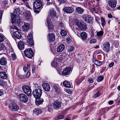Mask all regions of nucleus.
<instances>
[{"mask_svg":"<svg viewBox=\"0 0 120 120\" xmlns=\"http://www.w3.org/2000/svg\"><path fill=\"white\" fill-rule=\"evenodd\" d=\"M22 88L24 93L28 96L30 97L31 95V90L30 87L28 86L24 85L22 87Z\"/></svg>","mask_w":120,"mask_h":120,"instance_id":"f257e3e1","label":"nucleus"},{"mask_svg":"<svg viewBox=\"0 0 120 120\" xmlns=\"http://www.w3.org/2000/svg\"><path fill=\"white\" fill-rule=\"evenodd\" d=\"M42 93V91L39 87L34 89L32 93L33 95L35 98H40Z\"/></svg>","mask_w":120,"mask_h":120,"instance_id":"f03ea898","label":"nucleus"},{"mask_svg":"<svg viewBox=\"0 0 120 120\" xmlns=\"http://www.w3.org/2000/svg\"><path fill=\"white\" fill-rule=\"evenodd\" d=\"M24 53L26 57L29 59H32L34 56V53L31 48L26 49L24 51Z\"/></svg>","mask_w":120,"mask_h":120,"instance_id":"7ed1b4c3","label":"nucleus"},{"mask_svg":"<svg viewBox=\"0 0 120 120\" xmlns=\"http://www.w3.org/2000/svg\"><path fill=\"white\" fill-rule=\"evenodd\" d=\"M18 97L21 102L26 103L28 101V98L27 95L24 94H20Z\"/></svg>","mask_w":120,"mask_h":120,"instance_id":"20e7f679","label":"nucleus"},{"mask_svg":"<svg viewBox=\"0 0 120 120\" xmlns=\"http://www.w3.org/2000/svg\"><path fill=\"white\" fill-rule=\"evenodd\" d=\"M9 110L12 111L17 112L19 109V106L16 103H12L8 106Z\"/></svg>","mask_w":120,"mask_h":120,"instance_id":"39448f33","label":"nucleus"},{"mask_svg":"<svg viewBox=\"0 0 120 120\" xmlns=\"http://www.w3.org/2000/svg\"><path fill=\"white\" fill-rule=\"evenodd\" d=\"M42 3L40 1L37 0L33 3V8L34 9L39 10L42 8Z\"/></svg>","mask_w":120,"mask_h":120,"instance_id":"423d86ee","label":"nucleus"},{"mask_svg":"<svg viewBox=\"0 0 120 120\" xmlns=\"http://www.w3.org/2000/svg\"><path fill=\"white\" fill-rule=\"evenodd\" d=\"M74 23L75 24L78 26L81 30H84L86 29V25L83 23H81L78 20L75 22Z\"/></svg>","mask_w":120,"mask_h":120,"instance_id":"0eeeda50","label":"nucleus"},{"mask_svg":"<svg viewBox=\"0 0 120 120\" xmlns=\"http://www.w3.org/2000/svg\"><path fill=\"white\" fill-rule=\"evenodd\" d=\"M22 15L23 16L25 17L26 19H29L31 17V14L29 11H25L22 13Z\"/></svg>","mask_w":120,"mask_h":120,"instance_id":"6e6552de","label":"nucleus"},{"mask_svg":"<svg viewBox=\"0 0 120 120\" xmlns=\"http://www.w3.org/2000/svg\"><path fill=\"white\" fill-rule=\"evenodd\" d=\"M63 10L67 13L70 14L73 12L74 9L71 7H66L63 8Z\"/></svg>","mask_w":120,"mask_h":120,"instance_id":"1a4fd4ad","label":"nucleus"},{"mask_svg":"<svg viewBox=\"0 0 120 120\" xmlns=\"http://www.w3.org/2000/svg\"><path fill=\"white\" fill-rule=\"evenodd\" d=\"M117 2L116 0H110L108 1V4L110 7L113 8L116 7Z\"/></svg>","mask_w":120,"mask_h":120,"instance_id":"9d476101","label":"nucleus"},{"mask_svg":"<svg viewBox=\"0 0 120 120\" xmlns=\"http://www.w3.org/2000/svg\"><path fill=\"white\" fill-rule=\"evenodd\" d=\"M71 68L70 67H67L62 71V75L63 76H66L70 74Z\"/></svg>","mask_w":120,"mask_h":120,"instance_id":"9b49d317","label":"nucleus"},{"mask_svg":"<svg viewBox=\"0 0 120 120\" xmlns=\"http://www.w3.org/2000/svg\"><path fill=\"white\" fill-rule=\"evenodd\" d=\"M50 20L51 19H47L46 21L48 24L49 30L50 31H52L53 28V26Z\"/></svg>","mask_w":120,"mask_h":120,"instance_id":"f8f14e48","label":"nucleus"},{"mask_svg":"<svg viewBox=\"0 0 120 120\" xmlns=\"http://www.w3.org/2000/svg\"><path fill=\"white\" fill-rule=\"evenodd\" d=\"M53 105L54 109H57L61 107V103L58 101L56 100L54 101Z\"/></svg>","mask_w":120,"mask_h":120,"instance_id":"ddd939ff","label":"nucleus"},{"mask_svg":"<svg viewBox=\"0 0 120 120\" xmlns=\"http://www.w3.org/2000/svg\"><path fill=\"white\" fill-rule=\"evenodd\" d=\"M56 16V12L54 10H51L50 11L49 14L47 19L51 20L52 18L55 17Z\"/></svg>","mask_w":120,"mask_h":120,"instance_id":"4468645a","label":"nucleus"},{"mask_svg":"<svg viewBox=\"0 0 120 120\" xmlns=\"http://www.w3.org/2000/svg\"><path fill=\"white\" fill-rule=\"evenodd\" d=\"M35 103L36 105L37 106H39L40 105L42 104L44 101V100L42 98H35Z\"/></svg>","mask_w":120,"mask_h":120,"instance_id":"2eb2a0df","label":"nucleus"},{"mask_svg":"<svg viewBox=\"0 0 120 120\" xmlns=\"http://www.w3.org/2000/svg\"><path fill=\"white\" fill-rule=\"evenodd\" d=\"M85 15L83 16V19L85 21L88 22L90 23H92V18L91 17V16L90 15H87L86 17H88V19H87L86 18V17Z\"/></svg>","mask_w":120,"mask_h":120,"instance_id":"dca6fc26","label":"nucleus"},{"mask_svg":"<svg viewBox=\"0 0 120 120\" xmlns=\"http://www.w3.org/2000/svg\"><path fill=\"white\" fill-rule=\"evenodd\" d=\"M62 59L58 58H56V60H54L51 63V65L54 67H55L57 66L58 65V64L57 61H62Z\"/></svg>","mask_w":120,"mask_h":120,"instance_id":"f3484780","label":"nucleus"},{"mask_svg":"<svg viewBox=\"0 0 120 120\" xmlns=\"http://www.w3.org/2000/svg\"><path fill=\"white\" fill-rule=\"evenodd\" d=\"M7 64V58L4 57H1L0 59V64L3 66H5Z\"/></svg>","mask_w":120,"mask_h":120,"instance_id":"a211bd4d","label":"nucleus"},{"mask_svg":"<svg viewBox=\"0 0 120 120\" xmlns=\"http://www.w3.org/2000/svg\"><path fill=\"white\" fill-rule=\"evenodd\" d=\"M44 90L46 91H49L50 90V87L49 85L47 83H44L42 84Z\"/></svg>","mask_w":120,"mask_h":120,"instance_id":"6ab92c4d","label":"nucleus"},{"mask_svg":"<svg viewBox=\"0 0 120 120\" xmlns=\"http://www.w3.org/2000/svg\"><path fill=\"white\" fill-rule=\"evenodd\" d=\"M76 12L78 14H82L84 12V10L81 7H77L75 9Z\"/></svg>","mask_w":120,"mask_h":120,"instance_id":"aec40b11","label":"nucleus"},{"mask_svg":"<svg viewBox=\"0 0 120 120\" xmlns=\"http://www.w3.org/2000/svg\"><path fill=\"white\" fill-rule=\"evenodd\" d=\"M92 60L94 64L97 66H101L103 63V62H101L97 60L94 57L92 59Z\"/></svg>","mask_w":120,"mask_h":120,"instance_id":"412c9836","label":"nucleus"},{"mask_svg":"<svg viewBox=\"0 0 120 120\" xmlns=\"http://www.w3.org/2000/svg\"><path fill=\"white\" fill-rule=\"evenodd\" d=\"M30 26V24L29 23L24 22L22 26L23 30L25 31H27L29 29Z\"/></svg>","mask_w":120,"mask_h":120,"instance_id":"4be33fe9","label":"nucleus"},{"mask_svg":"<svg viewBox=\"0 0 120 120\" xmlns=\"http://www.w3.org/2000/svg\"><path fill=\"white\" fill-rule=\"evenodd\" d=\"M49 39L50 41H53L55 39V35L53 33L49 34Z\"/></svg>","mask_w":120,"mask_h":120,"instance_id":"5701e85b","label":"nucleus"},{"mask_svg":"<svg viewBox=\"0 0 120 120\" xmlns=\"http://www.w3.org/2000/svg\"><path fill=\"white\" fill-rule=\"evenodd\" d=\"M14 36L18 39H20L21 37L22 36L20 33L18 31L14 32Z\"/></svg>","mask_w":120,"mask_h":120,"instance_id":"b1692460","label":"nucleus"},{"mask_svg":"<svg viewBox=\"0 0 120 120\" xmlns=\"http://www.w3.org/2000/svg\"><path fill=\"white\" fill-rule=\"evenodd\" d=\"M0 77L3 79H6L7 75L5 72L1 71L0 72Z\"/></svg>","mask_w":120,"mask_h":120,"instance_id":"393cba45","label":"nucleus"},{"mask_svg":"<svg viewBox=\"0 0 120 120\" xmlns=\"http://www.w3.org/2000/svg\"><path fill=\"white\" fill-rule=\"evenodd\" d=\"M65 48L64 45H58L57 48V51L60 52L64 50Z\"/></svg>","mask_w":120,"mask_h":120,"instance_id":"a878e982","label":"nucleus"},{"mask_svg":"<svg viewBox=\"0 0 120 120\" xmlns=\"http://www.w3.org/2000/svg\"><path fill=\"white\" fill-rule=\"evenodd\" d=\"M81 36L82 40H85L87 38V35L85 32H83L81 34Z\"/></svg>","mask_w":120,"mask_h":120,"instance_id":"bb28decb","label":"nucleus"},{"mask_svg":"<svg viewBox=\"0 0 120 120\" xmlns=\"http://www.w3.org/2000/svg\"><path fill=\"white\" fill-rule=\"evenodd\" d=\"M63 86L66 87L70 88L71 85L69 82L67 81H64L63 82Z\"/></svg>","mask_w":120,"mask_h":120,"instance_id":"cd10ccee","label":"nucleus"},{"mask_svg":"<svg viewBox=\"0 0 120 120\" xmlns=\"http://www.w3.org/2000/svg\"><path fill=\"white\" fill-rule=\"evenodd\" d=\"M34 112L35 114L38 115L41 113L42 110L41 109L39 108L35 109L34 110Z\"/></svg>","mask_w":120,"mask_h":120,"instance_id":"c85d7f7f","label":"nucleus"},{"mask_svg":"<svg viewBox=\"0 0 120 120\" xmlns=\"http://www.w3.org/2000/svg\"><path fill=\"white\" fill-rule=\"evenodd\" d=\"M68 52H71L73 51L75 49L73 45H68L67 49Z\"/></svg>","mask_w":120,"mask_h":120,"instance_id":"c756f323","label":"nucleus"},{"mask_svg":"<svg viewBox=\"0 0 120 120\" xmlns=\"http://www.w3.org/2000/svg\"><path fill=\"white\" fill-rule=\"evenodd\" d=\"M11 22L12 23H14L15 22L16 20L15 16V15H14L13 14L11 13Z\"/></svg>","mask_w":120,"mask_h":120,"instance_id":"7c9ffc66","label":"nucleus"},{"mask_svg":"<svg viewBox=\"0 0 120 120\" xmlns=\"http://www.w3.org/2000/svg\"><path fill=\"white\" fill-rule=\"evenodd\" d=\"M103 32L101 31H100L97 33V34L98 36V38L99 39H100L102 37L103 34Z\"/></svg>","mask_w":120,"mask_h":120,"instance_id":"2f4dec72","label":"nucleus"},{"mask_svg":"<svg viewBox=\"0 0 120 120\" xmlns=\"http://www.w3.org/2000/svg\"><path fill=\"white\" fill-rule=\"evenodd\" d=\"M53 88H54L55 91L56 93H58L59 92L58 90V85L57 84H55L53 86Z\"/></svg>","mask_w":120,"mask_h":120,"instance_id":"473e14b6","label":"nucleus"},{"mask_svg":"<svg viewBox=\"0 0 120 120\" xmlns=\"http://www.w3.org/2000/svg\"><path fill=\"white\" fill-rule=\"evenodd\" d=\"M14 15L17 16L20 14V10L18 8L15 9L14 11Z\"/></svg>","mask_w":120,"mask_h":120,"instance_id":"72a5a7b5","label":"nucleus"},{"mask_svg":"<svg viewBox=\"0 0 120 120\" xmlns=\"http://www.w3.org/2000/svg\"><path fill=\"white\" fill-rule=\"evenodd\" d=\"M71 29L73 30L74 31L75 33L77 35L80 33V32L79 28H72V27Z\"/></svg>","mask_w":120,"mask_h":120,"instance_id":"f704fd0d","label":"nucleus"},{"mask_svg":"<svg viewBox=\"0 0 120 120\" xmlns=\"http://www.w3.org/2000/svg\"><path fill=\"white\" fill-rule=\"evenodd\" d=\"M103 49L105 51L108 52L110 50V45H104Z\"/></svg>","mask_w":120,"mask_h":120,"instance_id":"c9c22d12","label":"nucleus"},{"mask_svg":"<svg viewBox=\"0 0 120 120\" xmlns=\"http://www.w3.org/2000/svg\"><path fill=\"white\" fill-rule=\"evenodd\" d=\"M103 77L102 76L100 75L98 76L97 78V80L98 82H100L102 81L103 80Z\"/></svg>","mask_w":120,"mask_h":120,"instance_id":"e433bc0d","label":"nucleus"},{"mask_svg":"<svg viewBox=\"0 0 120 120\" xmlns=\"http://www.w3.org/2000/svg\"><path fill=\"white\" fill-rule=\"evenodd\" d=\"M60 34L63 36H65L67 34V31L64 30H62L60 32Z\"/></svg>","mask_w":120,"mask_h":120,"instance_id":"4c0bfd02","label":"nucleus"},{"mask_svg":"<svg viewBox=\"0 0 120 120\" xmlns=\"http://www.w3.org/2000/svg\"><path fill=\"white\" fill-rule=\"evenodd\" d=\"M57 1L60 4H66L67 3V0H57Z\"/></svg>","mask_w":120,"mask_h":120,"instance_id":"58836bf2","label":"nucleus"},{"mask_svg":"<svg viewBox=\"0 0 120 120\" xmlns=\"http://www.w3.org/2000/svg\"><path fill=\"white\" fill-rule=\"evenodd\" d=\"M27 42L28 44L29 45H34V42L33 39L28 40L27 41Z\"/></svg>","mask_w":120,"mask_h":120,"instance_id":"ea45409f","label":"nucleus"},{"mask_svg":"<svg viewBox=\"0 0 120 120\" xmlns=\"http://www.w3.org/2000/svg\"><path fill=\"white\" fill-rule=\"evenodd\" d=\"M6 82H5L3 79H0V85L4 86L6 84Z\"/></svg>","mask_w":120,"mask_h":120,"instance_id":"a19ab883","label":"nucleus"},{"mask_svg":"<svg viewBox=\"0 0 120 120\" xmlns=\"http://www.w3.org/2000/svg\"><path fill=\"white\" fill-rule=\"evenodd\" d=\"M50 50L53 54L56 52L55 47L53 46H51L50 47Z\"/></svg>","mask_w":120,"mask_h":120,"instance_id":"79ce46f5","label":"nucleus"},{"mask_svg":"<svg viewBox=\"0 0 120 120\" xmlns=\"http://www.w3.org/2000/svg\"><path fill=\"white\" fill-rule=\"evenodd\" d=\"M27 38L28 40L33 39V37L32 35V34L30 33L27 36Z\"/></svg>","mask_w":120,"mask_h":120,"instance_id":"37998d69","label":"nucleus"},{"mask_svg":"<svg viewBox=\"0 0 120 120\" xmlns=\"http://www.w3.org/2000/svg\"><path fill=\"white\" fill-rule=\"evenodd\" d=\"M101 24L102 26H104L105 24V22L104 19L102 17L101 18Z\"/></svg>","mask_w":120,"mask_h":120,"instance_id":"c03bdc74","label":"nucleus"},{"mask_svg":"<svg viewBox=\"0 0 120 120\" xmlns=\"http://www.w3.org/2000/svg\"><path fill=\"white\" fill-rule=\"evenodd\" d=\"M21 22V20L20 19H17L15 20V24L16 25L18 26L20 24Z\"/></svg>","mask_w":120,"mask_h":120,"instance_id":"a18cd8bd","label":"nucleus"},{"mask_svg":"<svg viewBox=\"0 0 120 120\" xmlns=\"http://www.w3.org/2000/svg\"><path fill=\"white\" fill-rule=\"evenodd\" d=\"M4 45H0V51L2 50L4 51L5 50H7V49L5 47H4Z\"/></svg>","mask_w":120,"mask_h":120,"instance_id":"49530a36","label":"nucleus"},{"mask_svg":"<svg viewBox=\"0 0 120 120\" xmlns=\"http://www.w3.org/2000/svg\"><path fill=\"white\" fill-rule=\"evenodd\" d=\"M64 117V116L63 115H58L57 116V118L59 119H62Z\"/></svg>","mask_w":120,"mask_h":120,"instance_id":"de8ad7c7","label":"nucleus"},{"mask_svg":"<svg viewBox=\"0 0 120 120\" xmlns=\"http://www.w3.org/2000/svg\"><path fill=\"white\" fill-rule=\"evenodd\" d=\"M19 49L21 51L23 50L24 48V45H17Z\"/></svg>","mask_w":120,"mask_h":120,"instance_id":"09e8293b","label":"nucleus"},{"mask_svg":"<svg viewBox=\"0 0 120 120\" xmlns=\"http://www.w3.org/2000/svg\"><path fill=\"white\" fill-rule=\"evenodd\" d=\"M90 33L91 37H93L94 36V34L93 30L92 29L90 30Z\"/></svg>","mask_w":120,"mask_h":120,"instance_id":"8fccbe9b","label":"nucleus"},{"mask_svg":"<svg viewBox=\"0 0 120 120\" xmlns=\"http://www.w3.org/2000/svg\"><path fill=\"white\" fill-rule=\"evenodd\" d=\"M8 4V0H4L2 3V4L4 6H5L7 4Z\"/></svg>","mask_w":120,"mask_h":120,"instance_id":"3c124183","label":"nucleus"},{"mask_svg":"<svg viewBox=\"0 0 120 120\" xmlns=\"http://www.w3.org/2000/svg\"><path fill=\"white\" fill-rule=\"evenodd\" d=\"M4 37L1 35H0V42H2L4 40Z\"/></svg>","mask_w":120,"mask_h":120,"instance_id":"603ef678","label":"nucleus"},{"mask_svg":"<svg viewBox=\"0 0 120 120\" xmlns=\"http://www.w3.org/2000/svg\"><path fill=\"white\" fill-rule=\"evenodd\" d=\"M96 40L94 39H92L90 40V43L91 44L94 43L96 42Z\"/></svg>","mask_w":120,"mask_h":120,"instance_id":"864d4df0","label":"nucleus"},{"mask_svg":"<svg viewBox=\"0 0 120 120\" xmlns=\"http://www.w3.org/2000/svg\"><path fill=\"white\" fill-rule=\"evenodd\" d=\"M18 77L19 78L21 79L26 78L25 76L24 75H18Z\"/></svg>","mask_w":120,"mask_h":120,"instance_id":"5fc2aeb1","label":"nucleus"},{"mask_svg":"<svg viewBox=\"0 0 120 120\" xmlns=\"http://www.w3.org/2000/svg\"><path fill=\"white\" fill-rule=\"evenodd\" d=\"M30 75V73L29 71H28L27 74L25 75L26 78L29 77Z\"/></svg>","mask_w":120,"mask_h":120,"instance_id":"6e6d98bb","label":"nucleus"},{"mask_svg":"<svg viewBox=\"0 0 120 120\" xmlns=\"http://www.w3.org/2000/svg\"><path fill=\"white\" fill-rule=\"evenodd\" d=\"M11 57L14 60H15L16 59V56L14 53L12 54L11 55Z\"/></svg>","mask_w":120,"mask_h":120,"instance_id":"4d7b16f0","label":"nucleus"},{"mask_svg":"<svg viewBox=\"0 0 120 120\" xmlns=\"http://www.w3.org/2000/svg\"><path fill=\"white\" fill-rule=\"evenodd\" d=\"M88 81L89 82L91 83H92L93 82V81L92 78H90L88 79Z\"/></svg>","mask_w":120,"mask_h":120,"instance_id":"13d9d810","label":"nucleus"},{"mask_svg":"<svg viewBox=\"0 0 120 120\" xmlns=\"http://www.w3.org/2000/svg\"><path fill=\"white\" fill-rule=\"evenodd\" d=\"M53 111V109L51 107H49L48 109V111L50 112H52Z\"/></svg>","mask_w":120,"mask_h":120,"instance_id":"bf43d9fd","label":"nucleus"},{"mask_svg":"<svg viewBox=\"0 0 120 120\" xmlns=\"http://www.w3.org/2000/svg\"><path fill=\"white\" fill-rule=\"evenodd\" d=\"M99 92H98L96 93L94 95V97L95 98L98 97L99 95Z\"/></svg>","mask_w":120,"mask_h":120,"instance_id":"052dcab7","label":"nucleus"},{"mask_svg":"<svg viewBox=\"0 0 120 120\" xmlns=\"http://www.w3.org/2000/svg\"><path fill=\"white\" fill-rule=\"evenodd\" d=\"M5 42V44L6 45H10V42L8 40H6Z\"/></svg>","mask_w":120,"mask_h":120,"instance_id":"680f3d73","label":"nucleus"},{"mask_svg":"<svg viewBox=\"0 0 120 120\" xmlns=\"http://www.w3.org/2000/svg\"><path fill=\"white\" fill-rule=\"evenodd\" d=\"M18 45H24L23 43L21 41H20L18 43Z\"/></svg>","mask_w":120,"mask_h":120,"instance_id":"e2e57ef3","label":"nucleus"},{"mask_svg":"<svg viewBox=\"0 0 120 120\" xmlns=\"http://www.w3.org/2000/svg\"><path fill=\"white\" fill-rule=\"evenodd\" d=\"M108 103L109 105H111L113 104V101H112L110 100L108 102Z\"/></svg>","mask_w":120,"mask_h":120,"instance_id":"0e129e2a","label":"nucleus"},{"mask_svg":"<svg viewBox=\"0 0 120 120\" xmlns=\"http://www.w3.org/2000/svg\"><path fill=\"white\" fill-rule=\"evenodd\" d=\"M59 26L61 27H64V24L63 23L61 22L59 23Z\"/></svg>","mask_w":120,"mask_h":120,"instance_id":"69168bd1","label":"nucleus"},{"mask_svg":"<svg viewBox=\"0 0 120 120\" xmlns=\"http://www.w3.org/2000/svg\"><path fill=\"white\" fill-rule=\"evenodd\" d=\"M114 64V63L112 62L109 64V66L110 67H111L113 66Z\"/></svg>","mask_w":120,"mask_h":120,"instance_id":"338daca9","label":"nucleus"},{"mask_svg":"<svg viewBox=\"0 0 120 120\" xmlns=\"http://www.w3.org/2000/svg\"><path fill=\"white\" fill-rule=\"evenodd\" d=\"M76 82L77 83V84L79 85L80 83L81 82L79 80H78L77 79L76 80Z\"/></svg>","mask_w":120,"mask_h":120,"instance_id":"774afa93","label":"nucleus"}]
</instances>
